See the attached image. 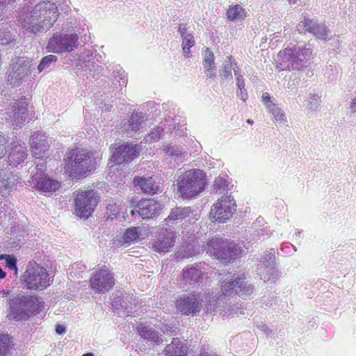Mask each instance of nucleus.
Masks as SVG:
<instances>
[{"label": "nucleus", "instance_id": "1", "mask_svg": "<svg viewBox=\"0 0 356 356\" xmlns=\"http://www.w3.org/2000/svg\"><path fill=\"white\" fill-rule=\"evenodd\" d=\"M58 7L56 3L42 1L31 8L28 3L19 11L18 21L26 31L36 34L47 31L56 21Z\"/></svg>", "mask_w": 356, "mask_h": 356}, {"label": "nucleus", "instance_id": "2", "mask_svg": "<svg viewBox=\"0 0 356 356\" xmlns=\"http://www.w3.org/2000/svg\"><path fill=\"white\" fill-rule=\"evenodd\" d=\"M312 51L310 44H298L287 47L277 54V62L282 70H303L309 64Z\"/></svg>", "mask_w": 356, "mask_h": 356}, {"label": "nucleus", "instance_id": "3", "mask_svg": "<svg viewBox=\"0 0 356 356\" xmlns=\"http://www.w3.org/2000/svg\"><path fill=\"white\" fill-rule=\"evenodd\" d=\"M222 294L216 298L215 300H209V303L213 307L220 306L224 301L225 296L238 295L243 299L250 298L253 293V286L245 281L243 273L232 274L228 273L224 277H221Z\"/></svg>", "mask_w": 356, "mask_h": 356}, {"label": "nucleus", "instance_id": "4", "mask_svg": "<svg viewBox=\"0 0 356 356\" xmlns=\"http://www.w3.org/2000/svg\"><path fill=\"white\" fill-rule=\"evenodd\" d=\"M96 152H88L82 149L69 151L65 158V170L71 176H82L92 171L97 163Z\"/></svg>", "mask_w": 356, "mask_h": 356}, {"label": "nucleus", "instance_id": "5", "mask_svg": "<svg viewBox=\"0 0 356 356\" xmlns=\"http://www.w3.org/2000/svg\"><path fill=\"white\" fill-rule=\"evenodd\" d=\"M178 191L182 198L190 199L200 194L205 188V173L199 169H193L180 175L177 179Z\"/></svg>", "mask_w": 356, "mask_h": 356}, {"label": "nucleus", "instance_id": "6", "mask_svg": "<svg viewBox=\"0 0 356 356\" xmlns=\"http://www.w3.org/2000/svg\"><path fill=\"white\" fill-rule=\"evenodd\" d=\"M10 317L17 321H27L44 308V302L33 296H18L10 300Z\"/></svg>", "mask_w": 356, "mask_h": 356}, {"label": "nucleus", "instance_id": "7", "mask_svg": "<svg viewBox=\"0 0 356 356\" xmlns=\"http://www.w3.org/2000/svg\"><path fill=\"white\" fill-rule=\"evenodd\" d=\"M24 287L31 290H44L51 282L47 269L35 261H29L22 277Z\"/></svg>", "mask_w": 356, "mask_h": 356}, {"label": "nucleus", "instance_id": "8", "mask_svg": "<svg viewBox=\"0 0 356 356\" xmlns=\"http://www.w3.org/2000/svg\"><path fill=\"white\" fill-rule=\"evenodd\" d=\"M45 163L40 161L33 169H31V180L30 184L32 188L37 189L42 193H52L60 187V182L47 176L44 173Z\"/></svg>", "mask_w": 356, "mask_h": 356}, {"label": "nucleus", "instance_id": "9", "mask_svg": "<svg viewBox=\"0 0 356 356\" xmlns=\"http://www.w3.org/2000/svg\"><path fill=\"white\" fill-rule=\"evenodd\" d=\"M209 251L216 257L225 262H230L239 257L242 249L234 242L224 241L221 239H212L209 243Z\"/></svg>", "mask_w": 356, "mask_h": 356}, {"label": "nucleus", "instance_id": "10", "mask_svg": "<svg viewBox=\"0 0 356 356\" xmlns=\"http://www.w3.org/2000/svg\"><path fill=\"white\" fill-rule=\"evenodd\" d=\"M8 81L13 86H18L28 81L31 74V64L27 57H15L12 59Z\"/></svg>", "mask_w": 356, "mask_h": 356}, {"label": "nucleus", "instance_id": "11", "mask_svg": "<svg viewBox=\"0 0 356 356\" xmlns=\"http://www.w3.org/2000/svg\"><path fill=\"white\" fill-rule=\"evenodd\" d=\"M99 199L94 190L79 192L75 198V214L80 218H88L97 207Z\"/></svg>", "mask_w": 356, "mask_h": 356}, {"label": "nucleus", "instance_id": "12", "mask_svg": "<svg viewBox=\"0 0 356 356\" xmlns=\"http://www.w3.org/2000/svg\"><path fill=\"white\" fill-rule=\"evenodd\" d=\"M209 265L205 262L196 263L191 266H186L181 273L180 284L182 288L187 289L191 286L202 283L207 275Z\"/></svg>", "mask_w": 356, "mask_h": 356}, {"label": "nucleus", "instance_id": "13", "mask_svg": "<svg viewBox=\"0 0 356 356\" xmlns=\"http://www.w3.org/2000/svg\"><path fill=\"white\" fill-rule=\"evenodd\" d=\"M27 106L28 102L26 97L15 100L11 103V107L6 113V120L12 123L13 126L20 127L33 117V113H29Z\"/></svg>", "mask_w": 356, "mask_h": 356}, {"label": "nucleus", "instance_id": "14", "mask_svg": "<svg viewBox=\"0 0 356 356\" xmlns=\"http://www.w3.org/2000/svg\"><path fill=\"white\" fill-rule=\"evenodd\" d=\"M203 296L201 293H191L180 296L176 301L177 309L184 315L196 316L202 306Z\"/></svg>", "mask_w": 356, "mask_h": 356}, {"label": "nucleus", "instance_id": "15", "mask_svg": "<svg viewBox=\"0 0 356 356\" xmlns=\"http://www.w3.org/2000/svg\"><path fill=\"white\" fill-rule=\"evenodd\" d=\"M236 204L232 196L222 197L211 207L210 218L224 222L229 220L236 211Z\"/></svg>", "mask_w": 356, "mask_h": 356}, {"label": "nucleus", "instance_id": "16", "mask_svg": "<svg viewBox=\"0 0 356 356\" xmlns=\"http://www.w3.org/2000/svg\"><path fill=\"white\" fill-rule=\"evenodd\" d=\"M78 46V35L71 34H54L49 39L47 49L53 53L70 52Z\"/></svg>", "mask_w": 356, "mask_h": 356}, {"label": "nucleus", "instance_id": "17", "mask_svg": "<svg viewBox=\"0 0 356 356\" xmlns=\"http://www.w3.org/2000/svg\"><path fill=\"white\" fill-rule=\"evenodd\" d=\"M91 288L99 293H105L115 284L113 273L105 266L96 271L90 279Z\"/></svg>", "mask_w": 356, "mask_h": 356}, {"label": "nucleus", "instance_id": "18", "mask_svg": "<svg viewBox=\"0 0 356 356\" xmlns=\"http://www.w3.org/2000/svg\"><path fill=\"white\" fill-rule=\"evenodd\" d=\"M176 237V234L174 231L167 228H162L151 243L152 248L156 252H168L175 245Z\"/></svg>", "mask_w": 356, "mask_h": 356}, {"label": "nucleus", "instance_id": "19", "mask_svg": "<svg viewBox=\"0 0 356 356\" xmlns=\"http://www.w3.org/2000/svg\"><path fill=\"white\" fill-rule=\"evenodd\" d=\"M300 33L309 32L318 39L327 40L330 39V31L324 23L316 19H304L297 26Z\"/></svg>", "mask_w": 356, "mask_h": 356}, {"label": "nucleus", "instance_id": "20", "mask_svg": "<svg viewBox=\"0 0 356 356\" xmlns=\"http://www.w3.org/2000/svg\"><path fill=\"white\" fill-rule=\"evenodd\" d=\"M145 114L134 111L129 119L123 120L120 124L122 132L128 137H134L143 129L145 124Z\"/></svg>", "mask_w": 356, "mask_h": 356}, {"label": "nucleus", "instance_id": "21", "mask_svg": "<svg viewBox=\"0 0 356 356\" xmlns=\"http://www.w3.org/2000/svg\"><path fill=\"white\" fill-rule=\"evenodd\" d=\"M258 273L264 276V280H274L278 275V268L276 266L275 257L268 252H264L261 256L258 266Z\"/></svg>", "mask_w": 356, "mask_h": 356}, {"label": "nucleus", "instance_id": "22", "mask_svg": "<svg viewBox=\"0 0 356 356\" xmlns=\"http://www.w3.org/2000/svg\"><path fill=\"white\" fill-rule=\"evenodd\" d=\"M30 145L33 156L43 161L42 159L47 156L49 151V142L45 133L35 132L30 137Z\"/></svg>", "mask_w": 356, "mask_h": 356}, {"label": "nucleus", "instance_id": "23", "mask_svg": "<svg viewBox=\"0 0 356 356\" xmlns=\"http://www.w3.org/2000/svg\"><path fill=\"white\" fill-rule=\"evenodd\" d=\"M92 53L90 50H86L80 55L70 54L69 55V61L72 65H74L78 69L84 70L85 71L89 70L92 72L91 67L98 73L101 72L102 67L97 65H95L92 62H90Z\"/></svg>", "mask_w": 356, "mask_h": 356}, {"label": "nucleus", "instance_id": "24", "mask_svg": "<svg viewBox=\"0 0 356 356\" xmlns=\"http://www.w3.org/2000/svg\"><path fill=\"white\" fill-rule=\"evenodd\" d=\"M21 184L20 178L17 174H14L8 170L0 171V195L7 197L17 189V186Z\"/></svg>", "mask_w": 356, "mask_h": 356}, {"label": "nucleus", "instance_id": "25", "mask_svg": "<svg viewBox=\"0 0 356 356\" xmlns=\"http://www.w3.org/2000/svg\"><path fill=\"white\" fill-rule=\"evenodd\" d=\"M139 154L136 146L133 144L124 143L118 146L113 152L112 159L118 164L129 162L136 159Z\"/></svg>", "mask_w": 356, "mask_h": 356}, {"label": "nucleus", "instance_id": "26", "mask_svg": "<svg viewBox=\"0 0 356 356\" xmlns=\"http://www.w3.org/2000/svg\"><path fill=\"white\" fill-rule=\"evenodd\" d=\"M137 212L143 219H149L159 215L161 204L154 199H143L137 204Z\"/></svg>", "mask_w": 356, "mask_h": 356}, {"label": "nucleus", "instance_id": "27", "mask_svg": "<svg viewBox=\"0 0 356 356\" xmlns=\"http://www.w3.org/2000/svg\"><path fill=\"white\" fill-rule=\"evenodd\" d=\"M27 156V150L24 143L13 141L8 150V163L9 165L17 167L22 163Z\"/></svg>", "mask_w": 356, "mask_h": 356}, {"label": "nucleus", "instance_id": "28", "mask_svg": "<svg viewBox=\"0 0 356 356\" xmlns=\"http://www.w3.org/2000/svg\"><path fill=\"white\" fill-rule=\"evenodd\" d=\"M175 127L176 122L174 119L168 117L164 121L160 122L156 128L147 136L145 139L149 143L156 142L165 134L170 135Z\"/></svg>", "mask_w": 356, "mask_h": 356}, {"label": "nucleus", "instance_id": "29", "mask_svg": "<svg viewBox=\"0 0 356 356\" xmlns=\"http://www.w3.org/2000/svg\"><path fill=\"white\" fill-rule=\"evenodd\" d=\"M15 30L7 23L0 24V44L14 47L16 43Z\"/></svg>", "mask_w": 356, "mask_h": 356}, {"label": "nucleus", "instance_id": "30", "mask_svg": "<svg viewBox=\"0 0 356 356\" xmlns=\"http://www.w3.org/2000/svg\"><path fill=\"white\" fill-rule=\"evenodd\" d=\"M138 332L143 339L150 343L159 344L163 342L159 332L150 326L141 324L138 327Z\"/></svg>", "mask_w": 356, "mask_h": 356}, {"label": "nucleus", "instance_id": "31", "mask_svg": "<svg viewBox=\"0 0 356 356\" xmlns=\"http://www.w3.org/2000/svg\"><path fill=\"white\" fill-rule=\"evenodd\" d=\"M134 184L146 193L154 195L160 192L159 186L154 182L152 177H136L134 179Z\"/></svg>", "mask_w": 356, "mask_h": 356}, {"label": "nucleus", "instance_id": "32", "mask_svg": "<svg viewBox=\"0 0 356 356\" xmlns=\"http://www.w3.org/2000/svg\"><path fill=\"white\" fill-rule=\"evenodd\" d=\"M188 348L178 338H173L164 350L165 356H186Z\"/></svg>", "mask_w": 356, "mask_h": 356}, {"label": "nucleus", "instance_id": "33", "mask_svg": "<svg viewBox=\"0 0 356 356\" xmlns=\"http://www.w3.org/2000/svg\"><path fill=\"white\" fill-rule=\"evenodd\" d=\"M234 67H238L237 63L232 56H227L219 70L222 83L232 82L233 78L232 70H234Z\"/></svg>", "mask_w": 356, "mask_h": 356}, {"label": "nucleus", "instance_id": "34", "mask_svg": "<svg viewBox=\"0 0 356 356\" xmlns=\"http://www.w3.org/2000/svg\"><path fill=\"white\" fill-rule=\"evenodd\" d=\"M193 210L190 207H177L172 209L166 220H182L193 213Z\"/></svg>", "mask_w": 356, "mask_h": 356}, {"label": "nucleus", "instance_id": "35", "mask_svg": "<svg viewBox=\"0 0 356 356\" xmlns=\"http://www.w3.org/2000/svg\"><path fill=\"white\" fill-rule=\"evenodd\" d=\"M234 73L236 81L237 91L236 94L243 101H245L248 94L245 88V81L239 67H234Z\"/></svg>", "mask_w": 356, "mask_h": 356}, {"label": "nucleus", "instance_id": "36", "mask_svg": "<svg viewBox=\"0 0 356 356\" xmlns=\"http://www.w3.org/2000/svg\"><path fill=\"white\" fill-rule=\"evenodd\" d=\"M229 178L227 174L221 173L215 179L214 190L216 193H223L230 190Z\"/></svg>", "mask_w": 356, "mask_h": 356}, {"label": "nucleus", "instance_id": "37", "mask_svg": "<svg viewBox=\"0 0 356 356\" xmlns=\"http://www.w3.org/2000/svg\"><path fill=\"white\" fill-rule=\"evenodd\" d=\"M227 19L232 22H241L246 17V12L238 4L228 9L227 12Z\"/></svg>", "mask_w": 356, "mask_h": 356}, {"label": "nucleus", "instance_id": "38", "mask_svg": "<svg viewBox=\"0 0 356 356\" xmlns=\"http://www.w3.org/2000/svg\"><path fill=\"white\" fill-rule=\"evenodd\" d=\"M181 257L189 258L195 256L202 250L200 245L197 242L186 243L181 245Z\"/></svg>", "mask_w": 356, "mask_h": 356}, {"label": "nucleus", "instance_id": "39", "mask_svg": "<svg viewBox=\"0 0 356 356\" xmlns=\"http://www.w3.org/2000/svg\"><path fill=\"white\" fill-rule=\"evenodd\" d=\"M12 348L10 336L0 333V356H9Z\"/></svg>", "mask_w": 356, "mask_h": 356}, {"label": "nucleus", "instance_id": "40", "mask_svg": "<svg viewBox=\"0 0 356 356\" xmlns=\"http://www.w3.org/2000/svg\"><path fill=\"white\" fill-rule=\"evenodd\" d=\"M181 38L183 54L186 58H190L191 56L190 49L195 44L194 36L190 33Z\"/></svg>", "mask_w": 356, "mask_h": 356}, {"label": "nucleus", "instance_id": "41", "mask_svg": "<svg viewBox=\"0 0 356 356\" xmlns=\"http://www.w3.org/2000/svg\"><path fill=\"white\" fill-rule=\"evenodd\" d=\"M129 299L132 300V298H129V296H127L125 300L124 296H116L113 298V305L115 307H120L124 312L128 314L131 313L132 307L130 305H135V303L131 302Z\"/></svg>", "mask_w": 356, "mask_h": 356}, {"label": "nucleus", "instance_id": "42", "mask_svg": "<svg viewBox=\"0 0 356 356\" xmlns=\"http://www.w3.org/2000/svg\"><path fill=\"white\" fill-rule=\"evenodd\" d=\"M267 110L270 113L272 118L277 122L280 123L287 122L284 111L277 104H270Z\"/></svg>", "mask_w": 356, "mask_h": 356}, {"label": "nucleus", "instance_id": "43", "mask_svg": "<svg viewBox=\"0 0 356 356\" xmlns=\"http://www.w3.org/2000/svg\"><path fill=\"white\" fill-rule=\"evenodd\" d=\"M140 227H133L127 229L123 236L124 242L125 243H131L136 242L140 237Z\"/></svg>", "mask_w": 356, "mask_h": 356}, {"label": "nucleus", "instance_id": "44", "mask_svg": "<svg viewBox=\"0 0 356 356\" xmlns=\"http://www.w3.org/2000/svg\"><path fill=\"white\" fill-rule=\"evenodd\" d=\"M57 60V56L54 55H48L44 57H43L40 63V64L38 65V72L37 73L39 74L41 72H42L44 70H47L51 67V65L54 63H55Z\"/></svg>", "mask_w": 356, "mask_h": 356}, {"label": "nucleus", "instance_id": "45", "mask_svg": "<svg viewBox=\"0 0 356 356\" xmlns=\"http://www.w3.org/2000/svg\"><path fill=\"white\" fill-rule=\"evenodd\" d=\"M268 234H270V229L268 227L255 229L252 230L251 233H250V236L248 237V243H253L259 240L262 236Z\"/></svg>", "mask_w": 356, "mask_h": 356}, {"label": "nucleus", "instance_id": "46", "mask_svg": "<svg viewBox=\"0 0 356 356\" xmlns=\"http://www.w3.org/2000/svg\"><path fill=\"white\" fill-rule=\"evenodd\" d=\"M320 102V97L318 95L310 93L306 103V108L313 113L319 107Z\"/></svg>", "mask_w": 356, "mask_h": 356}, {"label": "nucleus", "instance_id": "47", "mask_svg": "<svg viewBox=\"0 0 356 356\" xmlns=\"http://www.w3.org/2000/svg\"><path fill=\"white\" fill-rule=\"evenodd\" d=\"M164 149L165 153L174 158L175 161H181L182 157V152L179 148L174 145H168L165 147Z\"/></svg>", "mask_w": 356, "mask_h": 356}, {"label": "nucleus", "instance_id": "48", "mask_svg": "<svg viewBox=\"0 0 356 356\" xmlns=\"http://www.w3.org/2000/svg\"><path fill=\"white\" fill-rule=\"evenodd\" d=\"M296 251V247L291 243H283L280 248V254L283 256L292 255Z\"/></svg>", "mask_w": 356, "mask_h": 356}, {"label": "nucleus", "instance_id": "49", "mask_svg": "<svg viewBox=\"0 0 356 356\" xmlns=\"http://www.w3.org/2000/svg\"><path fill=\"white\" fill-rule=\"evenodd\" d=\"M6 265L10 270H14L15 275L17 274V259L14 256H6Z\"/></svg>", "mask_w": 356, "mask_h": 356}, {"label": "nucleus", "instance_id": "50", "mask_svg": "<svg viewBox=\"0 0 356 356\" xmlns=\"http://www.w3.org/2000/svg\"><path fill=\"white\" fill-rule=\"evenodd\" d=\"M70 273H74V275H79L80 273H83L86 270V266L81 262H76L71 265Z\"/></svg>", "mask_w": 356, "mask_h": 356}, {"label": "nucleus", "instance_id": "51", "mask_svg": "<svg viewBox=\"0 0 356 356\" xmlns=\"http://www.w3.org/2000/svg\"><path fill=\"white\" fill-rule=\"evenodd\" d=\"M204 72L209 78H213L216 76V68L215 63L203 64Z\"/></svg>", "mask_w": 356, "mask_h": 356}, {"label": "nucleus", "instance_id": "52", "mask_svg": "<svg viewBox=\"0 0 356 356\" xmlns=\"http://www.w3.org/2000/svg\"><path fill=\"white\" fill-rule=\"evenodd\" d=\"M203 64L215 63V56L210 49L207 48L202 53Z\"/></svg>", "mask_w": 356, "mask_h": 356}, {"label": "nucleus", "instance_id": "53", "mask_svg": "<svg viewBox=\"0 0 356 356\" xmlns=\"http://www.w3.org/2000/svg\"><path fill=\"white\" fill-rule=\"evenodd\" d=\"M114 76L120 86H126L127 84V79L124 71H114Z\"/></svg>", "mask_w": 356, "mask_h": 356}, {"label": "nucleus", "instance_id": "54", "mask_svg": "<svg viewBox=\"0 0 356 356\" xmlns=\"http://www.w3.org/2000/svg\"><path fill=\"white\" fill-rule=\"evenodd\" d=\"M107 213L111 218H113L117 217L118 214L120 213L121 208L119 205L115 204H108L106 207Z\"/></svg>", "mask_w": 356, "mask_h": 356}, {"label": "nucleus", "instance_id": "55", "mask_svg": "<svg viewBox=\"0 0 356 356\" xmlns=\"http://www.w3.org/2000/svg\"><path fill=\"white\" fill-rule=\"evenodd\" d=\"M7 142L6 138L0 134V159L6 154Z\"/></svg>", "mask_w": 356, "mask_h": 356}, {"label": "nucleus", "instance_id": "56", "mask_svg": "<svg viewBox=\"0 0 356 356\" xmlns=\"http://www.w3.org/2000/svg\"><path fill=\"white\" fill-rule=\"evenodd\" d=\"M262 101H263L264 104H265L266 107L267 108V109L269 108V106L270 104H275L271 101V98L268 92H264L262 95Z\"/></svg>", "mask_w": 356, "mask_h": 356}, {"label": "nucleus", "instance_id": "57", "mask_svg": "<svg viewBox=\"0 0 356 356\" xmlns=\"http://www.w3.org/2000/svg\"><path fill=\"white\" fill-rule=\"evenodd\" d=\"M258 329L260 331L263 332L267 336H269L273 332L272 330L270 329H269L268 327L266 324L262 323L258 325Z\"/></svg>", "mask_w": 356, "mask_h": 356}, {"label": "nucleus", "instance_id": "58", "mask_svg": "<svg viewBox=\"0 0 356 356\" xmlns=\"http://www.w3.org/2000/svg\"><path fill=\"white\" fill-rule=\"evenodd\" d=\"M178 32L180 33L181 37L190 33L187 31L186 25L184 24H179L178 27Z\"/></svg>", "mask_w": 356, "mask_h": 356}, {"label": "nucleus", "instance_id": "59", "mask_svg": "<svg viewBox=\"0 0 356 356\" xmlns=\"http://www.w3.org/2000/svg\"><path fill=\"white\" fill-rule=\"evenodd\" d=\"M200 356H218L216 353L211 350H202Z\"/></svg>", "mask_w": 356, "mask_h": 356}, {"label": "nucleus", "instance_id": "60", "mask_svg": "<svg viewBox=\"0 0 356 356\" xmlns=\"http://www.w3.org/2000/svg\"><path fill=\"white\" fill-rule=\"evenodd\" d=\"M56 4L58 3L59 6H63L66 8H69L70 0H55Z\"/></svg>", "mask_w": 356, "mask_h": 356}, {"label": "nucleus", "instance_id": "61", "mask_svg": "<svg viewBox=\"0 0 356 356\" xmlns=\"http://www.w3.org/2000/svg\"><path fill=\"white\" fill-rule=\"evenodd\" d=\"M56 333L61 334L65 332V327L63 325H56Z\"/></svg>", "mask_w": 356, "mask_h": 356}, {"label": "nucleus", "instance_id": "62", "mask_svg": "<svg viewBox=\"0 0 356 356\" xmlns=\"http://www.w3.org/2000/svg\"><path fill=\"white\" fill-rule=\"evenodd\" d=\"M0 296L2 298H8L10 296V293L9 291L0 289Z\"/></svg>", "mask_w": 356, "mask_h": 356}, {"label": "nucleus", "instance_id": "63", "mask_svg": "<svg viewBox=\"0 0 356 356\" xmlns=\"http://www.w3.org/2000/svg\"><path fill=\"white\" fill-rule=\"evenodd\" d=\"M350 109L352 113L356 112V97L352 100V102L350 105Z\"/></svg>", "mask_w": 356, "mask_h": 356}, {"label": "nucleus", "instance_id": "64", "mask_svg": "<svg viewBox=\"0 0 356 356\" xmlns=\"http://www.w3.org/2000/svg\"><path fill=\"white\" fill-rule=\"evenodd\" d=\"M15 0H0V8L6 4H10L14 2Z\"/></svg>", "mask_w": 356, "mask_h": 356}]
</instances>
